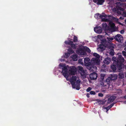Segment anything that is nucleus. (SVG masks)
<instances>
[{"instance_id": "36", "label": "nucleus", "mask_w": 126, "mask_h": 126, "mask_svg": "<svg viewBox=\"0 0 126 126\" xmlns=\"http://www.w3.org/2000/svg\"><path fill=\"white\" fill-rule=\"evenodd\" d=\"M78 68L79 70L80 71L83 70V67L81 66H78Z\"/></svg>"}, {"instance_id": "59", "label": "nucleus", "mask_w": 126, "mask_h": 126, "mask_svg": "<svg viewBox=\"0 0 126 126\" xmlns=\"http://www.w3.org/2000/svg\"><path fill=\"white\" fill-rule=\"evenodd\" d=\"M125 23L126 24V19L125 21Z\"/></svg>"}, {"instance_id": "49", "label": "nucleus", "mask_w": 126, "mask_h": 126, "mask_svg": "<svg viewBox=\"0 0 126 126\" xmlns=\"http://www.w3.org/2000/svg\"><path fill=\"white\" fill-rule=\"evenodd\" d=\"M119 1H121L125 2L126 1V0H118Z\"/></svg>"}, {"instance_id": "23", "label": "nucleus", "mask_w": 126, "mask_h": 126, "mask_svg": "<svg viewBox=\"0 0 126 126\" xmlns=\"http://www.w3.org/2000/svg\"><path fill=\"white\" fill-rule=\"evenodd\" d=\"M68 53L70 54H72L74 53V52L71 48H69L68 49Z\"/></svg>"}, {"instance_id": "55", "label": "nucleus", "mask_w": 126, "mask_h": 126, "mask_svg": "<svg viewBox=\"0 0 126 126\" xmlns=\"http://www.w3.org/2000/svg\"><path fill=\"white\" fill-rule=\"evenodd\" d=\"M124 98L126 99V95L124 96Z\"/></svg>"}, {"instance_id": "14", "label": "nucleus", "mask_w": 126, "mask_h": 126, "mask_svg": "<svg viewBox=\"0 0 126 126\" xmlns=\"http://www.w3.org/2000/svg\"><path fill=\"white\" fill-rule=\"evenodd\" d=\"M111 60V59L109 57L105 58L103 61L104 63L106 64H108L110 63Z\"/></svg>"}, {"instance_id": "47", "label": "nucleus", "mask_w": 126, "mask_h": 126, "mask_svg": "<svg viewBox=\"0 0 126 126\" xmlns=\"http://www.w3.org/2000/svg\"><path fill=\"white\" fill-rule=\"evenodd\" d=\"M93 1L95 3H97L98 0H93Z\"/></svg>"}, {"instance_id": "50", "label": "nucleus", "mask_w": 126, "mask_h": 126, "mask_svg": "<svg viewBox=\"0 0 126 126\" xmlns=\"http://www.w3.org/2000/svg\"><path fill=\"white\" fill-rule=\"evenodd\" d=\"M100 103L101 104H104L105 103V102H102V101H101L100 102Z\"/></svg>"}, {"instance_id": "48", "label": "nucleus", "mask_w": 126, "mask_h": 126, "mask_svg": "<svg viewBox=\"0 0 126 126\" xmlns=\"http://www.w3.org/2000/svg\"><path fill=\"white\" fill-rule=\"evenodd\" d=\"M101 85L104 86H106V84L105 85L104 83L103 82H102V83L101 84Z\"/></svg>"}, {"instance_id": "21", "label": "nucleus", "mask_w": 126, "mask_h": 126, "mask_svg": "<svg viewBox=\"0 0 126 126\" xmlns=\"http://www.w3.org/2000/svg\"><path fill=\"white\" fill-rule=\"evenodd\" d=\"M108 16L107 15H106L104 13H102V15H99V17L101 19L103 18V17H107Z\"/></svg>"}, {"instance_id": "35", "label": "nucleus", "mask_w": 126, "mask_h": 126, "mask_svg": "<svg viewBox=\"0 0 126 126\" xmlns=\"http://www.w3.org/2000/svg\"><path fill=\"white\" fill-rule=\"evenodd\" d=\"M75 85V88H76L77 90H79L80 89V85Z\"/></svg>"}, {"instance_id": "51", "label": "nucleus", "mask_w": 126, "mask_h": 126, "mask_svg": "<svg viewBox=\"0 0 126 126\" xmlns=\"http://www.w3.org/2000/svg\"><path fill=\"white\" fill-rule=\"evenodd\" d=\"M122 11H123L124 10V8H120V9Z\"/></svg>"}, {"instance_id": "22", "label": "nucleus", "mask_w": 126, "mask_h": 126, "mask_svg": "<svg viewBox=\"0 0 126 126\" xmlns=\"http://www.w3.org/2000/svg\"><path fill=\"white\" fill-rule=\"evenodd\" d=\"M104 0H98L97 4L98 5H101L104 2Z\"/></svg>"}, {"instance_id": "58", "label": "nucleus", "mask_w": 126, "mask_h": 126, "mask_svg": "<svg viewBox=\"0 0 126 126\" xmlns=\"http://www.w3.org/2000/svg\"><path fill=\"white\" fill-rule=\"evenodd\" d=\"M125 69H126V64L125 66Z\"/></svg>"}, {"instance_id": "16", "label": "nucleus", "mask_w": 126, "mask_h": 126, "mask_svg": "<svg viewBox=\"0 0 126 126\" xmlns=\"http://www.w3.org/2000/svg\"><path fill=\"white\" fill-rule=\"evenodd\" d=\"M107 46L104 45L103 44H101L99 45V47L102 51H103L104 50L105 47H106Z\"/></svg>"}, {"instance_id": "43", "label": "nucleus", "mask_w": 126, "mask_h": 126, "mask_svg": "<svg viewBox=\"0 0 126 126\" xmlns=\"http://www.w3.org/2000/svg\"><path fill=\"white\" fill-rule=\"evenodd\" d=\"M110 54L112 56L114 55V54L113 51H111L110 53Z\"/></svg>"}, {"instance_id": "42", "label": "nucleus", "mask_w": 126, "mask_h": 126, "mask_svg": "<svg viewBox=\"0 0 126 126\" xmlns=\"http://www.w3.org/2000/svg\"><path fill=\"white\" fill-rule=\"evenodd\" d=\"M98 95L99 96L102 97L103 96V94L101 93H100L98 94Z\"/></svg>"}, {"instance_id": "13", "label": "nucleus", "mask_w": 126, "mask_h": 126, "mask_svg": "<svg viewBox=\"0 0 126 126\" xmlns=\"http://www.w3.org/2000/svg\"><path fill=\"white\" fill-rule=\"evenodd\" d=\"M115 98V97L114 96H112L108 98V99L107 103L109 104L110 103L113 102Z\"/></svg>"}, {"instance_id": "8", "label": "nucleus", "mask_w": 126, "mask_h": 126, "mask_svg": "<svg viewBox=\"0 0 126 126\" xmlns=\"http://www.w3.org/2000/svg\"><path fill=\"white\" fill-rule=\"evenodd\" d=\"M66 45H70L71 47L73 49L76 48V44L73 43V42L70 40L66 41L65 42Z\"/></svg>"}, {"instance_id": "46", "label": "nucleus", "mask_w": 126, "mask_h": 126, "mask_svg": "<svg viewBox=\"0 0 126 126\" xmlns=\"http://www.w3.org/2000/svg\"><path fill=\"white\" fill-rule=\"evenodd\" d=\"M99 15L100 14H99L98 13L96 14L95 15V17L96 16L97 17H98V16L99 17Z\"/></svg>"}, {"instance_id": "20", "label": "nucleus", "mask_w": 126, "mask_h": 126, "mask_svg": "<svg viewBox=\"0 0 126 126\" xmlns=\"http://www.w3.org/2000/svg\"><path fill=\"white\" fill-rule=\"evenodd\" d=\"M107 40L106 39H104L102 40L101 42V44H103L107 46L106 44Z\"/></svg>"}, {"instance_id": "44", "label": "nucleus", "mask_w": 126, "mask_h": 126, "mask_svg": "<svg viewBox=\"0 0 126 126\" xmlns=\"http://www.w3.org/2000/svg\"><path fill=\"white\" fill-rule=\"evenodd\" d=\"M123 15L124 16L126 17V12H123Z\"/></svg>"}, {"instance_id": "6", "label": "nucleus", "mask_w": 126, "mask_h": 126, "mask_svg": "<svg viewBox=\"0 0 126 126\" xmlns=\"http://www.w3.org/2000/svg\"><path fill=\"white\" fill-rule=\"evenodd\" d=\"M114 39L117 42L122 43L123 41V37L120 34H117L113 37Z\"/></svg>"}, {"instance_id": "5", "label": "nucleus", "mask_w": 126, "mask_h": 126, "mask_svg": "<svg viewBox=\"0 0 126 126\" xmlns=\"http://www.w3.org/2000/svg\"><path fill=\"white\" fill-rule=\"evenodd\" d=\"M91 62L92 64L95 65H99L100 61L99 58L98 57H94L91 59Z\"/></svg>"}, {"instance_id": "38", "label": "nucleus", "mask_w": 126, "mask_h": 126, "mask_svg": "<svg viewBox=\"0 0 126 126\" xmlns=\"http://www.w3.org/2000/svg\"><path fill=\"white\" fill-rule=\"evenodd\" d=\"M122 54L125 57L126 56V51H123L122 52Z\"/></svg>"}, {"instance_id": "1", "label": "nucleus", "mask_w": 126, "mask_h": 126, "mask_svg": "<svg viewBox=\"0 0 126 126\" xmlns=\"http://www.w3.org/2000/svg\"><path fill=\"white\" fill-rule=\"evenodd\" d=\"M90 60V59L88 58H86L84 59V64L87 66V68L92 71L96 70V67L95 65L92 64L91 62H89Z\"/></svg>"}, {"instance_id": "25", "label": "nucleus", "mask_w": 126, "mask_h": 126, "mask_svg": "<svg viewBox=\"0 0 126 126\" xmlns=\"http://www.w3.org/2000/svg\"><path fill=\"white\" fill-rule=\"evenodd\" d=\"M72 58L73 59V60L74 61H76L77 60V56L76 55H74L72 57Z\"/></svg>"}, {"instance_id": "24", "label": "nucleus", "mask_w": 126, "mask_h": 126, "mask_svg": "<svg viewBox=\"0 0 126 126\" xmlns=\"http://www.w3.org/2000/svg\"><path fill=\"white\" fill-rule=\"evenodd\" d=\"M122 90L120 89H117L116 91V93L119 94H122Z\"/></svg>"}, {"instance_id": "34", "label": "nucleus", "mask_w": 126, "mask_h": 126, "mask_svg": "<svg viewBox=\"0 0 126 126\" xmlns=\"http://www.w3.org/2000/svg\"><path fill=\"white\" fill-rule=\"evenodd\" d=\"M93 56H94L95 57H98V58H100L99 55L98 54L96 53H94L93 54Z\"/></svg>"}, {"instance_id": "9", "label": "nucleus", "mask_w": 126, "mask_h": 126, "mask_svg": "<svg viewBox=\"0 0 126 126\" xmlns=\"http://www.w3.org/2000/svg\"><path fill=\"white\" fill-rule=\"evenodd\" d=\"M77 79V77L76 76H73L71 79H70V82L72 86V88H75V82Z\"/></svg>"}, {"instance_id": "40", "label": "nucleus", "mask_w": 126, "mask_h": 126, "mask_svg": "<svg viewBox=\"0 0 126 126\" xmlns=\"http://www.w3.org/2000/svg\"><path fill=\"white\" fill-rule=\"evenodd\" d=\"M92 89V88L90 87H89L86 90L87 92H88L91 91Z\"/></svg>"}, {"instance_id": "57", "label": "nucleus", "mask_w": 126, "mask_h": 126, "mask_svg": "<svg viewBox=\"0 0 126 126\" xmlns=\"http://www.w3.org/2000/svg\"><path fill=\"white\" fill-rule=\"evenodd\" d=\"M112 47L111 46H109V48H111V47Z\"/></svg>"}, {"instance_id": "2", "label": "nucleus", "mask_w": 126, "mask_h": 126, "mask_svg": "<svg viewBox=\"0 0 126 126\" xmlns=\"http://www.w3.org/2000/svg\"><path fill=\"white\" fill-rule=\"evenodd\" d=\"M115 57H112V60L113 61V62L110 66V68L112 70L113 72H116L117 69L118 70H121L122 68L121 67V68H119L120 65L117 63V62H116L115 60Z\"/></svg>"}, {"instance_id": "10", "label": "nucleus", "mask_w": 126, "mask_h": 126, "mask_svg": "<svg viewBox=\"0 0 126 126\" xmlns=\"http://www.w3.org/2000/svg\"><path fill=\"white\" fill-rule=\"evenodd\" d=\"M76 52L79 54L86 55L87 54L86 52H85L83 48H79L76 51Z\"/></svg>"}, {"instance_id": "28", "label": "nucleus", "mask_w": 126, "mask_h": 126, "mask_svg": "<svg viewBox=\"0 0 126 126\" xmlns=\"http://www.w3.org/2000/svg\"><path fill=\"white\" fill-rule=\"evenodd\" d=\"M109 24L111 28H113L115 26V24L111 22L110 21L109 22Z\"/></svg>"}, {"instance_id": "27", "label": "nucleus", "mask_w": 126, "mask_h": 126, "mask_svg": "<svg viewBox=\"0 0 126 126\" xmlns=\"http://www.w3.org/2000/svg\"><path fill=\"white\" fill-rule=\"evenodd\" d=\"M102 21L103 22H109L110 21V19H109L106 18H102Z\"/></svg>"}, {"instance_id": "53", "label": "nucleus", "mask_w": 126, "mask_h": 126, "mask_svg": "<svg viewBox=\"0 0 126 126\" xmlns=\"http://www.w3.org/2000/svg\"><path fill=\"white\" fill-rule=\"evenodd\" d=\"M124 46L125 47H126V40L125 41V43L124 44Z\"/></svg>"}, {"instance_id": "17", "label": "nucleus", "mask_w": 126, "mask_h": 126, "mask_svg": "<svg viewBox=\"0 0 126 126\" xmlns=\"http://www.w3.org/2000/svg\"><path fill=\"white\" fill-rule=\"evenodd\" d=\"M111 78H110V77H108L106 79V81L105 82V83H107V84L109 86L110 82L111 81Z\"/></svg>"}, {"instance_id": "15", "label": "nucleus", "mask_w": 126, "mask_h": 126, "mask_svg": "<svg viewBox=\"0 0 126 126\" xmlns=\"http://www.w3.org/2000/svg\"><path fill=\"white\" fill-rule=\"evenodd\" d=\"M102 26L103 29L105 30H109V27L108 26L107 24L106 23L104 22L102 23Z\"/></svg>"}, {"instance_id": "56", "label": "nucleus", "mask_w": 126, "mask_h": 126, "mask_svg": "<svg viewBox=\"0 0 126 126\" xmlns=\"http://www.w3.org/2000/svg\"><path fill=\"white\" fill-rule=\"evenodd\" d=\"M124 50L126 51V47H125L124 48Z\"/></svg>"}, {"instance_id": "29", "label": "nucleus", "mask_w": 126, "mask_h": 126, "mask_svg": "<svg viewBox=\"0 0 126 126\" xmlns=\"http://www.w3.org/2000/svg\"><path fill=\"white\" fill-rule=\"evenodd\" d=\"M105 76V75L104 74H101L100 75V78L102 80H103L104 79V77Z\"/></svg>"}, {"instance_id": "12", "label": "nucleus", "mask_w": 126, "mask_h": 126, "mask_svg": "<svg viewBox=\"0 0 126 126\" xmlns=\"http://www.w3.org/2000/svg\"><path fill=\"white\" fill-rule=\"evenodd\" d=\"M94 30L95 32L98 34L101 33L102 31V28L99 27H95L94 28Z\"/></svg>"}, {"instance_id": "31", "label": "nucleus", "mask_w": 126, "mask_h": 126, "mask_svg": "<svg viewBox=\"0 0 126 126\" xmlns=\"http://www.w3.org/2000/svg\"><path fill=\"white\" fill-rule=\"evenodd\" d=\"M73 39V42H78V38L77 36H74Z\"/></svg>"}, {"instance_id": "32", "label": "nucleus", "mask_w": 126, "mask_h": 126, "mask_svg": "<svg viewBox=\"0 0 126 126\" xmlns=\"http://www.w3.org/2000/svg\"><path fill=\"white\" fill-rule=\"evenodd\" d=\"M80 73V74L81 76H85V71L84 70H83Z\"/></svg>"}, {"instance_id": "37", "label": "nucleus", "mask_w": 126, "mask_h": 126, "mask_svg": "<svg viewBox=\"0 0 126 126\" xmlns=\"http://www.w3.org/2000/svg\"><path fill=\"white\" fill-rule=\"evenodd\" d=\"M80 81L79 80H77L76 81V84H75L76 85H80Z\"/></svg>"}, {"instance_id": "30", "label": "nucleus", "mask_w": 126, "mask_h": 126, "mask_svg": "<svg viewBox=\"0 0 126 126\" xmlns=\"http://www.w3.org/2000/svg\"><path fill=\"white\" fill-rule=\"evenodd\" d=\"M107 39L108 40V42H111L114 39V38H113V37H107Z\"/></svg>"}, {"instance_id": "26", "label": "nucleus", "mask_w": 126, "mask_h": 126, "mask_svg": "<svg viewBox=\"0 0 126 126\" xmlns=\"http://www.w3.org/2000/svg\"><path fill=\"white\" fill-rule=\"evenodd\" d=\"M114 76L113 75H111V77L110 78H111V80H114L116 79L117 78L116 77H114Z\"/></svg>"}, {"instance_id": "52", "label": "nucleus", "mask_w": 126, "mask_h": 126, "mask_svg": "<svg viewBox=\"0 0 126 126\" xmlns=\"http://www.w3.org/2000/svg\"><path fill=\"white\" fill-rule=\"evenodd\" d=\"M120 18L121 19H124V18L123 17H120Z\"/></svg>"}, {"instance_id": "7", "label": "nucleus", "mask_w": 126, "mask_h": 126, "mask_svg": "<svg viewBox=\"0 0 126 126\" xmlns=\"http://www.w3.org/2000/svg\"><path fill=\"white\" fill-rule=\"evenodd\" d=\"M77 71L76 68L75 66H72L70 67L68 72L69 74L71 75H74Z\"/></svg>"}, {"instance_id": "61", "label": "nucleus", "mask_w": 126, "mask_h": 126, "mask_svg": "<svg viewBox=\"0 0 126 126\" xmlns=\"http://www.w3.org/2000/svg\"><path fill=\"white\" fill-rule=\"evenodd\" d=\"M125 91L126 92V89H125Z\"/></svg>"}, {"instance_id": "4", "label": "nucleus", "mask_w": 126, "mask_h": 126, "mask_svg": "<svg viewBox=\"0 0 126 126\" xmlns=\"http://www.w3.org/2000/svg\"><path fill=\"white\" fill-rule=\"evenodd\" d=\"M59 66L62 69V73L63 75L66 79L68 77V69L66 66L64 64H60Z\"/></svg>"}, {"instance_id": "33", "label": "nucleus", "mask_w": 126, "mask_h": 126, "mask_svg": "<svg viewBox=\"0 0 126 126\" xmlns=\"http://www.w3.org/2000/svg\"><path fill=\"white\" fill-rule=\"evenodd\" d=\"M119 78L120 79H123L124 77V75L123 74L119 73Z\"/></svg>"}, {"instance_id": "19", "label": "nucleus", "mask_w": 126, "mask_h": 126, "mask_svg": "<svg viewBox=\"0 0 126 126\" xmlns=\"http://www.w3.org/2000/svg\"><path fill=\"white\" fill-rule=\"evenodd\" d=\"M114 103H113L112 104L108 106L107 107L105 108V109H106V112L108 111L109 109L110 108H111L114 105Z\"/></svg>"}, {"instance_id": "60", "label": "nucleus", "mask_w": 126, "mask_h": 126, "mask_svg": "<svg viewBox=\"0 0 126 126\" xmlns=\"http://www.w3.org/2000/svg\"><path fill=\"white\" fill-rule=\"evenodd\" d=\"M109 16V17H110V16Z\"/></svg>"}, {"instance_id": "45", "label": "nucleus", "mask_w": 126, "mask_h": 126, "mask_svg": "<svg viewBox=\"0 0 126 126\" xmlns=\"http://www.w3.org/2000/svg\"><path fill=\"white\" fill-rule=\"evenodd\" d=\"M124 31L123 30H122L120 31V33L121 34H123L124 32Z\"/></svg>"}, {"instance_id": "18", "label": "nucleus", "mask_w": 126, "mask_h": 126, "mask_svg": "<svg viewBox=\"0 0 126 126\" xmlns=\"http://www.w3.org/2000/svg\"><path fill=\"white\" fill-rule=\"evenodd\" d=\"M84 50L85 52H87L89 53H90L91 52L89 48L86 46L84 47H83Z\"/></svg>"}, {"instance_id": "3", "label": "nucleus", "mask_w": 126, "mask_h": 126, "mask_svg": "<svg viewBox=\"0 0 126 126\" xmlns=\"http://www.w3.org/2000/svg\"><path fill=\"white\" fill-rule=\"evenodd\" d=\"M115 61L117 63L120 65L119 68H121V67L122 68L124 66L123 63L124 62L125 60L124 58L122 57L121 55H119L118 56L117 58L115 57Z\"/></svg>"}, {"instance_id": "11", "label": "nucleus", "mask_w": 126, "mask_h": 126, "mask_svg": "<svg viewBox=\"0 0 126 126\" xmlns=\"http://www.w3.org/2000/svg\"><path fill=\"white\" fill-rule=\"evenodd\" d=\"M89 77L91 80H93L97 79V75L96 73L93 72L89 75Z\"/></svg>"}, {"instance_id": "54", "label": "nucleus", "mask_w": 126, "mask_h": 126, "mask_svg": "<svg viewBox=\"0 0 126 126\" xmlns=\"http://www.w3.org/2000/svg\"><path fill=\"white\" fill-rule=\"evenodd\" d=\"M89 94H87V96L88 97H89Z\"/></svg>"}, {"instance_id": "39", "label": "nucleus", "mask_w": 126, "mask_h": 126, "mask_svg": "<svg viewBox=\"0 0 126 126\" xmlns=\"http://www.w3.org/2000/svg\"><path fill=\"white\" fill-rule=\"evenodd\" d=\"M90 94H95V92L93 91H91L90 92Z\"/></svg>"}, {"instance_id": "41", "label": "nucleus", "mask_w": 126, "mask_h": 126, "mask_svg": "<svg viewBox=\"0 0 126 126\" xmlns=\"http://www.w3.org/2000/svg\"><path fill=\"white\" fill-rule=\"evenodd\" d=\"M70 54H69L68 52L65 53V55L66 56V57H65L67 58V57H68L69 56Z\"/></svg>"}]
</instances>
